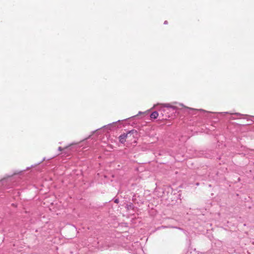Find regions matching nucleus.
Wrapping results in <instances>:
<instances>
[{"instance_id": "nucleus-1", "label": "nucleus", "mask_w": 254, "mask_h": 254, "mask_svg": "<svg viewBox=\"0 0 254 254\" xmlns=\"http://www.w3.org/2000/svg\"><path fill=\"white\" fill-rule=\"evenodd\" d=\"M135 133L136 134V131L134 130H130L128 131L127 133H124L121 134L119 136V140L122 143H124L126 139L131 138L132 137H134L133 134Z\"/></svg>"}, {"instance_id": "nucleus-2", "label": "nucleus", "mask_w": 254, "mask_h": 254, "mask_svg": "<svg viewBox=\"0 0 254 254\" xmlns=\"http://www.w3.org/2000/svg\"><path fill=\"white\" fill-rule=\"evenodd\" d=\"M158 116V113L157 111H154L152 112L150 115V118L151 119H156Z\"/></svg>"}, {"instance_id": "nucleus-3", "label": "nucleus", "mask_w": 254, "mask_h": 254, "mask_svg": "<svg viewBox=\"0 0 254 254\" xmlns=\"http://www.w3.org/2000/svg\"><path fill=\"white\" fill-rule=\"evenodd\" d=\"M161 106L163 107L172 108L173 109H175V107L171 105L170 104H161Z\"/></svg>"}, {"instance_id": "nucleus-4", "label": "nucleus", "mask_w": 254, "mask_h": 254, "mask_svg": "<svg viewBox=\"0 0 254 254\" xmlns=\"http://www.w3.org/2000/svg\"><path fill=\"white\" fill-rule=\"evenodd\" d=\"M58 150H59V151H62V150H63V148H62V147H59L58 148Z\"/></svg>"}, {"instance_id": "nucleus-5", "label": "nucleus", "mask_w": 254, "mask_h": 254, "mask_svg": "<svg viewBox=\"0 0 254 254\" xmlns=\"http://www.w3.org/2000/svg\"><path fill=\"white\" fill-rule=\"evenodd\" d=\"M115 203H118L119 202V200L118 199H116L115 200Z\"/></svg>"}, {"instance_id": "nucleus-6", "label": "nucleus", "mask_w": 254, "mask_h": 254, "mask_svg": "<svg viewBox=\"0 0 254 254\" xmlns=\"http://www.w3.org/2000/svg\"><path fill=\"white\" fill-rule=\"evenodd\" d=\"M167 23H168V21H164V24H167Z\"/></svg>"}, {"instance_id": "nucleus-7", "label": "nucleus", "mask_w": 254, "mask_h": 254, "mask_svg": "<svg viewBox=\"0 0 254 254\" xmlns=\"http://www.w3.org/2000/svg\"><path fill=\"white\" fill-rule=\"evenodd\" d=\"M141 113H142V112H139L138 113V114H141Z\"/></svg>"}]
</instances>
